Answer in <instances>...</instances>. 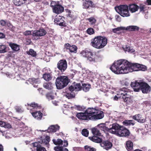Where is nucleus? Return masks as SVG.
I'll list each match as a JSON object with an SVG mask.
<instances>
[{
	"instance_id": "55",
	"label": "nucleus",
	"mask_w": 151,
	"mask_h": 151,
	"mask_svg": "<svg viewBox=\"0 0 151 151\" xmlns=\"http://www.w3.org/2000/svg\"><path fill=\"white\" fill-rule=\"evenodd\" d=\"M7 22L4 20H0V25L2 26H4L6 25Z\"/></svg>"
},
{
	"instance_id": "18",
	"label": "nucleus",
	"mask_w": 151,
	"mask_h": 151,
	"mask_svg": "<svg viewBox=\"0 0 151 151\" xmlns=\"http://www.w3.org/2000/svg\"><path fill=\"white\" fill-rule=\"evenodd\" d=\"M65 47L66 50H69L70 52H76L77 50V47L75 45H70L69 43H66L64 45Z\"/></svg>"
},
{
	"instance_id": "7",
	"label": "nucleus",
	"mask_w": 151,
	"mask_h": 151,
	"mask_svg": "<svg viewBox=\"0 0 151 151\" xmlns=\"http://www.w3.org/2000/svg\"><path fill=\"white\" fill-rule=\"evenodd\" d=\"M121 126L117 123L113 124L112 127L109 128V132L117 135Z\"/></svg>"
},
{
	"instance_id": "46",
	"label": "nucleus",
	"mask_w": 151,
	"mask_h": 151,
	"mask_svg": "<svg viewBox=\"0 0 151 151\" xmlns=\"http://www.w3.org/2000/svg\"><path fill=\"white\" fill-rule=\"evenodd\" d=\"M6 25L9 27V29L10 30L12 31L14 30L15 27L14 26H13L10 22H7Z\"/></svg>"
},
{
	"instance_id": "59",
	"label": "nucleus",
	"mask_w": 151,
	"mask_h": 151,
	"mask_svg": "<svg viewBox=\"0 0 151 151\" xmlns=\"http://www.w3.org/2000/svg\"><path fill=\"white\" fill-rule=\"evenodd\" d=\"M32 145L34 147H36L37 148L39 146H41L40 144L37 142L32 143Z\"/></svg>"
},
{
	"instance_id": "26",
	"label": "nucleus",
	"mask_w": 151,
	"mask_h": 151,
	"mask_svg": "<svg viewBox=\"0 0 151 151\" xmlns=\"http://www.w3.org/2000/svg\"><path fill=\"white\" fill-rule=\"evenodd\" d=\"M31 114L34 117L38 120H41L43 114L40 111H36Z\"/></svg>"
},
{
	"instance_id": "51",
	"label": "nucleus",
	"mask_w": 151,
	"mask_h": 151,
	"mask_svg": "<svg viewBox=\"0 0 151 151\" xmlns=\"http://www.w3.org/2000/svg\"><path fill=\"white\" fill-rule=\"evenodd\" d=\"M6 47L5 45H0V53H3L5 52L6 51Z\"/></svg>"
},
{
	"instance_id": "6",
	"label": "nucleus",
	"mask_w": 151,
	"mask_h": 151,
	"mask_svg": "<svg viewBox=\"0 0 151 151\" xmlns=\"http://www.w3.org/2000/svg\"><path fill=\"white\" fill-rule=\"evenodd\" d=\"M142 80L135 81L131 83V86L133 88L134 91L139 92L140 91L141 83H142Z\"/></svg>"
},
{
	"instance_id": "52",
	"label": "nucleus",
	"mask_w": 151,
	"mask_h": 151,
	"mask_svg": "<svg viewBox=\"0 0 151 151\" xmlns=\"http://www.w3.org/2000/svg\"><path fill=\"white\" fill-rule=\"evenodd\" d=\"M139 12H145L144 10L145 8V5L142 4H140L139 6Z\"/></svg>"
},
{
	"instance_id": "12",
	"label": "nucleus",
	"mask_w": 151,
	"mask_h": 151,
	"mask_svg": "<svg viewBox=\"0 0 151 151\" xmlns=\"http://www.w3.org/2000/svg\"><path fill=\"white\" fill-rule=\"evenodd\" d=\"M76 116L78 119L81 120L89 121L90 120L85 111L84 112H80L77 113Z\"/></svg>"
},
{
	"instance_id": "50",
	"label": "nucleus",
	"mask_w": 151,
	"mask_h": 151,
	"mask_svg": "<svg viewBox=\"0 0 151 151\" xmlns=\"http://www.w3.org/2000/svg\"><path fill=\"white\" fill-rule=\"evenodd\" d=\"M81 133L83 136L87 137L88 135L89 132L87 129H84L82 130Z\"/></svg>"
},
{
	"instance_id": "58",
	"label": "nucleus",
	"mask_w": 151,
	"mask_h": 151,
	"mask_svg": "<svg viewBox=\"0 0 151 151\" xmlns=\"http://www.w3.org/2000/svg\"><path fill=\"white\" fill-rule=\"evenodd\" d=\"M15 109L18 112H22L23 111L22 109L19 106L16 107L15 108Z\"/></svg>"
},
{
	"instance_id": "49",
	"label": "nucleus",
	"mask_w": 151,
	"mask_h": 151,
	"mask_svg": "<svg viewBox=\"0 0 151 151\" xmlns=\"http://www.w3.org/2000/svg\"><path fill=\"white\" fill-rule=\"evenodd\" d=\"M124 50L126 51H127L128 52L131 53L135 51V50L134 49L129 46L127 47V46L126 47Z\"/></svg>"
},
{
	"instance_id": "14",
	"label": "nucleus",
	"mask_w": 151,
	"mask_h": 151,
	"mask_svg": "<svg viewBox=\"0 0 151 151\" xmlns=\"http://www.w3.org/2000/svg\"><path fill=\"white\" fill-rule=\"evenodd\" d=\"M95 114L93 116V120H96L102 119L104 116V112L97 109V111L95 112Z\"/></svg>"
},
{
	"instance_id": "10",
	"label": "nucleus",
	"mask_w": 151,
	"mask_h": 151,
	"mask_svg": "<svg viewBox=\"0 0 151 151\" xmlns=\"http://www.w3.org/2000/svg\"><path fill=\"white\" fill-rule=\"evenodd\" d=\"M141 84L140 91L143 93H147L150 91V87L147 83L142 81Z\"/></svg>"
},
{
	"instance_id": "25",
	"label": "nucleus",
	"mask_w": 151,
	"mask_h": 151,
	"mask_svg": "<svg viewBox=\"0 0 151 151\" xmlns=\"http://www.w3.org/2000/svg\"><path fill=\"white\" fill-rule=\"evenodd\" d=\"M99 57L98 56L96 55L95 54H92L91 55L88 57V58H87L88 60L90 62H98Z\"/></svg>"
},
{
	"instance_id": "44",
	"label": "nucleus",
	"mask_w": 151,
	"mask_h": 151,
	"mask_svg": "<svg viewBox=\"0 0 151 151\" xmlns=\"http://www.w3.org/2000/svg\"><path fill=\"white\" fill-rule=\"evenodd\" d=\"M47 99L49 100H52L54 99V96L51 92H48L46 95Z\"/></svg>"
},
{
	"instance_id": "48",
	"label": "nucleus",
	"mask_w": 151,
	"mask_h": 151,
	"mask_svg": "<svg viewBox=\"0 0 151 151\" xmlns=\"http://www.w3.org/2000/svg\"><path fill=\"white\" fill-rule=\"evenodd\" d=\"M125 30V27H120L113 29L112 32L114 33H116L118 31H119L120 30Z\"/></svg>"
},
{
	"instance_id": "63",
	"label": "nucleus",
	"mask_w": 151,
	"mask_h": 151,
	"mask_svg": "<svg viewBox=\"0 0 151 151\" xmlns=\"http://www.w3.org/2000/svg\"><path fill=\"white\" fill-rule=\"evenodd\" d=\"M63 146L66 147L68 146V141L66 140H65L63 142Z\"/></svg>"
},
{
	"instance_id": "64",
	"label": "nucleus",
	"mask_w": 151,
	"mask_h": 151,
	"mask_svg": "<svg viewBox=\"0 0 151 151\" xmlns=\"http://www.w3.org/2000/svg\"><path fill=\"white\" fill-rule=\"evenodd\" d=\"M5 124V122L1 121H0V126L1 127H3Z\"/></svg>"
},
{
	"instance_id": "8",
	"label": "nucleus",
	"mask_w": 151,
	"mask_h": 151,
	"mask_svg": "<svg viewBox=\"0 0 151 151\" xmlns=\"http://www.w3.org/2000/svg\"><path fill=\"white\" fill-rule=\"evenodd\" d=\"M125 90H127L126 88H123L122 90H120L119 93L123 96L122 98L124 102H126L127 103L130 102L131 99L127 93H126V91Z\"/></svg>"
},
{
	"instance_id": "4",
	"label": "nucleus",
	"mask_w": 151,
	"mask_h": 151,
	"mask_svg": "<svg viewBox=\"0 0 151 151\" xmlns=\"http://www.w3.org/2000/svg\"><path fill=\"white\" fill-rule=\"evenodd\" d=\"M116 12L123 17H127L130 16L128 6L127 5H121L115 7Z\"/></svg>"
},
{
	"instance_id": "5",
	"label": "nucleus",
	"mask_w": 151,
	"mask_h": 151,
	"mask_svg": "<svg viewBox=\"0 0 151 151\" xmlns=\"http://www.w3.org/2000/svg\"><path fill=\"white\" fill-rule=\"evenodd\" d=\"M67 67V62L64 59L60 60L57 63V68L61 72L65 71Z\"/></svg>"
},
{
	"instance_id": "61",
	"label": "nucleus",
	"mask_w": 151,
	"mask_h": 151,
	"mask_svg": "<svg viewBox=\"0 0 151 151\" xmlns=\"http://www.w3.org/2000/svg\"><path fill=\"white\" fill-rule=\"evenodd\" d=\"M54 150L55 151H62L61 147L56 146L54 147Z\"/></svg>"
},
{
	"instance_id": "19",
	"label": "nucleus",
	"mask_w": 151,
	"mask_h": 151,
	"mask_svg": "<svg viewBox=\"0 0 151 151\" xmlns=\"http://www.w3.org/2000/svg\"><path fill=\"white\" fill-rule=\"evenodd\" d=\"M25 106H27L28 109H40L41 108V105L35 102H32L30 104L27 103V105H25Z\"/></svg>"
},
{
	"instance_id": "62",
	"label": "nucleus",
	"mask_w": 151,
	"mask_h": 151,
	"mask_svg": "<svg viewBox=\"0 0 151 151\" xmlns=\"http://www.w3.org/2000/svg\"><path fill=\"white\" fill-rule=\"evenodd\" d=\"M5 37V35L4 33L0 32V39H4Z\"/></svg>"
},
{
	"instance_id": "17",
	"label": "nucleus",
	"mask_w": 151,
	"mask_h": 151,
	"mask_svg": "<svg viewBox=\"0 0 151 151\" xmlns=\"http://www.w3.org/2000/svg\"><path fill=\"white\" fill-rule=\"evenodd\" d=\"M52 10L53 13L56 14H59L63 12L64 8L61 5L58 4L53 8Z\"/></svg>"
},
{
	"instance_id": "28",
	"label": "nucleus",
	"mask_w": 151,
	"mask_h": 151,
	"mask_svg": "<svg viewBox=\"0 0 151 151\" xmlns=\"http://www.w3.org/2000/svg\"><path fill=\"white\" fill-rule=\"evenodd\" d=\"M93 53L90 50H85L82 52V54L83 56L87 58H88V57L91 55Z\"/></svg>"
},
{
	"instance_id": "56",
	"label": "nucleus",
	"mask_w": 151,
	"mask_h": 151,
	"mask_svg": "<svg viewBox=\"0 0 151 151\" xmlns=\"http://www.w3.org/2000/svg\"><path fill=\"white\" fill-rule=\"evenodd\" d=\"M58 4H56L55 1H52L51 2L50 6L52 8V9H53V8L55 7Z\"/></svg>"
},
{
	"instance_id": "15",
	"label": "nucleus",
	"mask_w": 151,
	"mask_h": 151,
	"mask_svg": "<svg viewBox=\"0 0 151 151\" xmlns=\"http://www.w3.org/2000/svg\"><path fill=\"white\" fill-rule=\"evenodd\" d=\"M100 145L101 147L107 150L111 149L112 146V143L108 140L102 141Z\"/></svg>"
},
{
	"instance_id": "60",
	"label": "nucleus",
	"mask_w": 151,
	"mask_h": 151,
	"mask_svg": "<svg viewBox=\"0 0 151 151\" xmlns=\"http://www.w3.org/2000/svg\"><path fill=\"white\" fill-rule=\"evenodd\" d=\"M4 127L5 128H10L11 127V125L9 123L5 122V124Z\"/></svg>"
},
{
	"instance_id": "42",
	"label": "nucleus",
	"mask_w": 151,
	"mask_h": 151,
	"mask_svg": "<svg viewBox=\"0 0 151 151\" xmlns=\"http://www.w3.org/2000/svg\"><path fill=\"white\" fill-rule=\"evenodd\" d=\"M13 2L14 4L17 6H20L23 4L22 0H13Z\"/></svg>"
},
{
	"instance_id": "24",
	"label": "nucleus",
	"mask_w": 151,
	"mask_h": 151,
	"mask_svg": "<svg viewBox=\"0 0 151 151\" xmlns=\"http://www.w3.org/2000/svg\"><path fill=\"white\" fill-rule=\"evenodd\" d=\"M59 129L60 127L58 125H52L49 127L47 130L49 133L55 132L58 130Z\"/></svg>"
},
{
	"instance_id": "3",
	"label": "nucleus",
	"mask_w": 151,
	"mask_h": 151,
	"mask_svg": "<svg viewBox=\"0 0 151 151\" xmlns=\"http://www.w3.org/2000/svg\"><path fill=\"white\" fill-rule=\"evenodd\" d=\"M70 80L68 77L65 76L58 77L56 80V85L58 89H60L66 86Z\"/></svg>"
},
{
	"instance_id": "30",
	"label": "nucleus",
	"mask_w": 151,
	"mask_h": 151,
	"mask_svg": "<svg viewBox=\"0 0 151 151\" xmlns=\"http://www.w3.org/2000/svg\"><path fill=\"white\" fill-rule=\"evenodd\" d=\"M126 148L128 151H132L133 149V142L131 141H127Z\"/></svg>"
},
{
	"instance_id": "11",
	"label": "nucleus",
	"mask_w": 151,
	"mask_h": 151,
	"mask_svg": "<svg viewBox=\"0 0 151 151\" xmlns=\"http://www.w3.org/2000/svg\"><path fill=\"white\" fill-rule=\"evenodd\" d=\"M97 109L93 108H88L85 111L90 120H92Z\"/></svg>"
},
{
	"instance_id": "33",
	"label": "nucleus",
	"mask_w": 151,
	"mask_h": 151,
	"mask_svg": "<svg viewBox=\"0 0 151 151\" xmlns=\"http://www.w3.org/2000/svg\"><path fill=\"white\" fill-rule=\"evenodd\" d=\"M123 123L124 125L126 126H130L131 125L133 126L135 124V123L134 121L132 120H125L123 121Z\"/></svg>"
},
{
	"instance_id": "22",
	"label": "nucleus",
	"mask_w": 151,
	"mask_h": 151,
	"mask_svg": "<svg viewBox=\"0 0 151 151\" xmlns=\"http://www.w3.org/2000/svg\"><path fill=\"white\" fill-rule=\"evenodd\" d=\"M132 118L134 120L140 123H144L145 122V119L142 117L140 114H136L132 116Z\"/></svg>"
},
{
	"instance_id": "39",
	"label": "nucleus",
	"mask_w": 151,
	"mask_h": 151,
	"mask_svg": "<svg viewBox=\"0 0 151 151\" xmlns=\"http://www.w3.org/2000/svg\"><path fill=\"white\" fill-rule=\"evenodd\" d=\"M29 81L32 85L38 84L40 83L38 79H36L34 78L29 79Z\"/></svg>"
},
{
	"instance_id": "13",
	"label": "nucleus",
	"mask_w": 151,
	"mask_h": 151,
	"mask_svg": "<svg viewBox=\"0 0 151 151\" xmlns=\"http://www.w3.org/2000/svg\"><path fill=\"white\" fill-rule=\"evenodd\" d=\"M47 33L46 31L43 28L40 29L38 30H35L33 32L34 36L40 37L45 35Z\"/></svg>"
},
{
	"instance_id": "20",
	"label": "nucleus",
	"mask_w": 151,
	"mask_h": 151,
	"mask_svg": "<svg viewBox=\"0 0 151 151\" xmlns=\"http://www.w3.org/2000/svg\"><path fill=\"white\" fill-rule=\"evenodd\" d=\"M69 89L71 91H76L81 90L82 87L81 83H76L75 84L70 86L69 87Z\"/></svg>"
},
{
	"instance_id": "45",
	"label": "nucleus",
	"mask_w": 151,
	"mask_h": 151,
	"mask_svg": "<svg viewBox=\"0 0 151 151\" xmlns=\"http://www.w3.org/2000/svg\"><path fill=\"white\" fill-rule=\"evenodd\" d=\"M27 53L33 57H35L37 55L36 52L32 49H30L29 51L27 52Z\"/></svg>"
},
{
	"instance_id": "1",
	"label": "nucleus",
	"mask_w": 151,
	"mask_h": 151,
	"mask_svg": "<svg viewBox=\"0 0 151 151\" xmlns=\"http://www.w3.org/2000/svg\"><path fill=\"white\" fill-rule=\"evenodd\" d=\"M145 66L138 63H132L124 59L115 61L110 67V70L116 74H126L133 71L147 70Z\"/></svg>"
},
{
	"instance_id": "53",
	"label": "nucleus",
	"mask_w": 151,
	"mask_h": 151,
	"mask_svg": "<svg viewBox=\"0 0 151 151\" xmlns=\"http://www.w3.org/2000/svg\"><path fill=\"white\" fill-rule=\"evenodd\" d=\"M37 151H47L45 148L41 146H39L37 148H36Z\"/></svg>"
},
{
	"instance_id": "2",
	"label": "nucleus",
	"mask_w": 151,
	"mask_h": 151,
	"mask_svg": "<svg viewBox=\"0 0 151 151\" xmlns=\"http://www.w3.org/2000/svg\"><path fill=\"white\" fill-rule=\"evenodd\" d=\"M107 39L104 36H97L91 40V45L97 49L103 48L107 44Z\"/></svg>"
},
{
	"instance_id": "37",
	"label": "nucleus",
	"mask_w": 151,
	"mask_h": 151,
	"mask_svg": "<svg viewBox=\"0 0 151 151\" xmlns=\"http://www.w3.org/2000/svg\"><path fill=\"white\" fill-rule=\"evenodd\" d=\"M43 78L45 81H49L52 79V77L50 73H45L43 74Z\"/></svg>"
},
{
	"instance_id": "41",
	"label": "nucleus",
	"mask_w": 151,
	"mask_h": 151,
	"mask_svg": "<svg viewBox=\"0 0 151 151\" xmlns=\"http://www.w3.org/2000/svg\"><path fill=\"white\" fill-rule=\"evenodd\" d=\"M52 141L54 144L56 145H60L63 144V141L60 139H58L57 140L53 139Z\"/></svg>"
},
{
	"instance_id": "16",
	"label": "nucleus",
	"mask_w": 151,
	"mask_h": 151,
	"mask_svg": "<svg viewBox=\"0 0 151 151\" xmlns=\"http://www.w3.org/2000/svg\"><path fill=\"white\" fill-rule=\"evenodd\" d=\"M63 19L64 17L59 16L55 19L54 21L60 26L65 27V22L64 20Z\"/></svg>"
},
{
	"instance_id": "35",
	"label": "nucleus",
	"mask_w": 151,
	"mask_h": 151,
	"mask_svg": "<svg viewBox=\"0 0 151 151\" xmlns=\"http://www.w3.org/2000/svg\"><path fill=\"white\" fill-rule=\"evenodd\" d=\"M99 127L100 129L103 131L104 132L106 131L109 132V128H108L107 127H106L105 124H100L99 125Z\"/></svg>"
},
{
	"instance_id": "9",
	"label": "nucleus",
	"mask_w": 151,
	"mask_h": 151,
	"mask_svg": "<svg viewBox=\"0 0 151 151\" xmlns=\"http://www.w3.org/2000/svg\"><path fill=\"white\" fill-rule=\"evenodd\" d=\"M130 132L129 130L123 126H121L119 130L117 135L120 137H127L129 136Z\"/></svg>"
},
{
	"instance_id": "27",
	"label": "nucleus",
	"mask_w": 151,
	"mask_h": 151,
	"mask_svg": "<svg viewBox=\"0 0 151 151\" xmlns=\"http://www.w3.org/2000/svg\"><path fill=\"white\" fill-rule=\"evenodd\" d=\"M88 138L93 142L97 143H101L102 141V139L101 138L95 135L92 137H89Z\"/></svg>"
},
{
	"instance_id": "21",
	"label": "nucleus",
	"mask_w": 151,
	"mask_h": 151,
	"mask_svg": "<svg viewBox=\"0 0 151 151\" xmlns=\"http://www.w3.org/2000/svg\"><path fill=\"white\" fill-rule=\"evenodd\" d=\"M64 96L68 99H70L74 98L75 94L74 93L73 91H70L69 88L68 89L65 90Z\"/></svg>"
},
{
	"instance_id": "54",
	"label": "nucleus",
	"mask_w": 151,
	"mask_h": 151,
	"mask_svg": "<svg viewBox=\"0 0 151 151\" xmlns=\"http://www.w3.org/2000/svg\"><path fill=\"white\" fill-rule=\"evenodd\" d=\"M76 108L79 111H82L84 109V107L83 106H81L79 105L76 106Z\"/></svg>"
},
{
	"instance_id": "32",
	"label": "nucleus",
	"mask_w": 151,
	"mask_h": 151,
	"mask_svg": "<svg viewBox=\"0 0 151 151\" xmlns=\"http://www.w3.org/2000/svg\"><path fill=\"white\" fill-rule=\"evenodd\" d=\"M43 87L48 90H51L53 88L52 83L50 82H48L44 83Z\"/></svg>"
},
{
	"instance_id": "43",
	"label": "nucleus",
	"mask_w": 151,
	"mask_h": 151,
	"mask_svg": "<svg viewBox=\"0 0 151 151\" xmlns=\"http://www.w3.org/2000/svg\"><path fill=\"white\" fill-rule=\"evenodd\" d=\"M85 150L86 151H96V149L91 146L86 145L84 147Z\"/></svg>"
},
{
	"instance_id": "57",
	"label": "nucleus",
	"mask_w": 151,
	"mask_h": 151,
	"mask_svg": "<svg viewBox=\"0 0 151 151\" xmlns=\"http://www.w3.org/2000/svg\"><path fill=\"white\" fill-rule=\"evenodd\" d=\"M23 34L25 36L30 35H31V31L29 30H27L23 33Z\"/></svg>"
},
{
	"instance_id": "23",
	"label": "nucleus",
	"mask_w": 151,
	"mask_h": 151,
	"mask_svg": "<svg viewBox=\"0 0 151 151\" xmlns=\"http://www.w3.org/2000/svg\"><path fill=\"white\" fill-rule=\"evenodd\" d=\"M128 6L129 11L132 13L137 11L139 9V6L135 4H130Z\"/></svg>"
},
{
	"instance_id": "29",
	"label": "nucleus",
	"mask_w": 151,
	"mask_h": 151,
	"mask_svg": "<svg viewBox=\"0 0 151 151\" xmlns=\"http://www.w3.org/2000/svg\"><path fill=\"white\" fill-rule=\"evenodd\" d=\"M125 30L130 31H138L139 30V27L136 26H130L125 28Z\"/></svg>"
},
{
	"instance_id": "31",
	"label": "nucleus",
	"mask_w": 151,
	"mask_h": 151,
	"mask_svg": "<svg viewBox=\"0 0 151 151\" xmlns=\"http://www.w3.org/2000/svg\"><path fill=\"white\" fill-rule=\"evenodd\" d=\"M9 46L12 49L15 51H18L20 49L19 46V45L14 43H10L9 44Z\"/></svg>"
},
{
	"instance_id": "47",
	"label": "nucleus",
	"mask_w": 151,
	"mask_h": 151,
	"mask_svg": "<svg viewBox=\"0 0 151 151\" xmlns=\"http://www.w3.org/2000/svg\"><path fill=\"white\" fill-rule=\"evenodd\" d=\"M86 33L89 35H92L95 33L94 29L90 27L86 31Z\"/></svg>"
},
{
	"instance_id": "38",
	"label": "nucleus",
	"mask_w": 151,
	"mask_h": 151,
	"mask_svg": "<svg viewBox=\"0 0 151 151\" xmlns=\"http://www.w3.org/2000/svg\"><path fill=\"white\" fill-rule=\"evenodd\" d=\"M92 132L93 134L96 136H100L101 135V133L99 130L96 128H93L92 129Z\"/></svg>"
},
{
	"instance_id": "36",
	"label": "nucleus",
	"mask_w": 151,
	"mask_h": 151,
	"mask_svg": "<svg viewBox=\"0 0 151 151\" xmlns=\"http://www.w3.org/2000/svg\"><path fill=\"white\" fill-rule=\"evenodd\" d=\"M65 11L66 13H68V17H70L73 20L75 19L76 18V17L74 15L73 13L71 14V10L68 9H66Z\"/></svg>"
},
{
	"instance_id": "34",
	"label": "nucleus",
	"mask_w": 151,
	"mask_h": 151,
	"mask_svg": "<svg viewBox=\"0 0 151 151\" xmlns=\"http://www.w3.org/2000/svg\"><path fill=\"white\" fill-rule=\"evenodd\" d=\"M86 20L89 21L91 25L95 24L97 22L96 19L93 17H91L89 18H87Z\"/></svg>"
},
{
	"instance_id": "40",
	"label": "nucleus",
	"mask_w": 151,
	"mask_h": 151,
	"mask_svg": "<svg viewBox=\"0 0 151 151\" xmlns=\"http://www.w3.org/2000/svg\"><path fill=\"white\" fill-rule=\"evenodd\" d=\"M90 84H82V89L85 92H87L89 90L90 88Z\"/></svg>"
}]
</instances>
